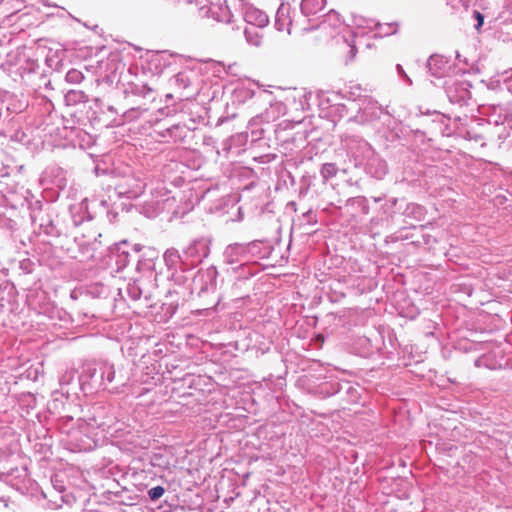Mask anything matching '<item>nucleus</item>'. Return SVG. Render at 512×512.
<instances>
[{"label": "nucleus", "instance_id": "nucleus-44", "mask_svg": "<svg viewBox=\"0 0 512 512\" xmlns=\"http://www.w3.org/2000/svg\"><path fill=\"white\" fill-rule=\"evenodd\" d=\"M15 3L16 5L13 6V8L16 10V11H20L22 5H23V2L20 1V0H15Z\"/></svg>", "mask_w": 512, "mask_h": 512}, {"label": "nucleus", "instance_id": "nucleus-28", "mask_svg": "<svg viewBox=\"0 0 512 512\" xmlns=\"http://www.w3.org/2000/svg\"><path fill=\"white\" fill-rule=\"evenodd\" d=\"M338 168L335 163H324L320 169L321 177L326 182L337 175Z\"/></svg>", "mask_w": 512, "mask_h": 512}, {"label": "nucleus", "instance_id": "nucleus-34", "mask_svg": "<svg viewBox=\"0 0 512 512\" xmlns=\"http://www.w3.org/2000/svg\"><path fill=\"white\" fill-rule=\"evenodd\" d=\"M165 493V488L162 486H156L148 490L147 494L151 501L160 499Z\"/></svg>", "mask_w": 512, "mask_h": 512}, {"label": "nucleus", "instance_id": "nucleus-31", "mask_svg": "<svg viewBox=\"0 0 512 512\" xmlns=\"http://www.w3.org/2000/svg\"><path fill=\"white\" fill-rule=\"evenodd\" d=\"M329 24L330 26H332L333 28H336L340 25L341 23V19H340V14L338 12H336L335 10H330L326 15H325V19L324 21L322 22V25L324 26L325 24Z\"/></svg>", "mask_w": 512, "mask_h": 512}, {"label": "nucleus", "instance_id": "nucleus-5", "mask_svg": "<svg viewBox=\"0 0 512 512\" xmlns=\"http://www.w3.org/2000/svg\"><path fill=\"white\" fill-rule=\"evenodd\" d=\"M39 50L33 47H18L9 51L5 61L1 64L4 70L24 74L35 73L39 68Z\"/></svg>", "mask_w": 512, "mask_h": 512}, {"label": "nucleus", "instance_id": "nucleus-38", "mask_svg": "<svg viewBox=\"0 0 512 512\" xmlns=\"http://www.w3.org/2000/svg\"><path fill=\"white\" fill-rule=\"evenodd\" d=\"M503 81L509 92L512 94V72L505 71L503 74Z\"/></svg>", "mask_w": 512, "mask_h": 512}, {"label": "nucleus", "instance_id": "nucleus-11", "mask_svg": "<svg viewBox=\"0 0 512 512\" xmlns=\"http://www.w3.org/2000/svg\"><path fill=\"white\" fill-rule=\"evenodd\" d=\"M241 2V15L247 24V26H253L256 28H264L269 23V18L263 11L257 9L256 7L249 5L247 3H243V0H239Z\"/></svg>", "mask_w": 512, "mask_h": 512}, {"label": "nucleus", "instance_id": "nucleus-4", "mask_svg": "<svg viewBox=\"0 0 512 512\" xmlns=\"http://www.w3.org/2000/svg\"><path fill=\"white\" fill-rule=\"evenodd\" d=\"M347 147L354 158L365 165V171L368 175L379 180L384 178L388 172L387 164L375 153L367 141L351 137Z\"/></svg>", "mask_w": 512, "mask_h": 512}, {"label": "nucleus", "instance_id": "nucleus-46", "mask_svg": "<svg viewBox=\"0 0 512 512\" xmlns=\"http://www.w3.org/2000/svg\"><path fill=\"white\" fill-rule=\"evenodd\" d=\"M188 2L192 3L195 2L196 4H201L202 2L200 0H187Z\"/></svg>", "mask_w": 512, "mask_h": 512}, {"label": "nucleus", "instance_id": "nucleus-26", "mask_svg": "<svg viewBox=\"0 0 512 512\" xmlns=\"http://www.w3.org/2000/svg\"><path fill=\"white\" fill-rule=\"evenodd\" d=\"M375 36L385 37L392 35L396 32V25L394 23L381 24L379 22L374 23Z\"/></svg>", "mask_w": 512, "mask_h": 512}, {"label": "nucleus", "instance_id": "nucleus-14", "mask_svg": "<svg viewBox=\"0 0 512 512\" xmlns=\"http://www.w3.org/2000/svg\"><path fill=\"white\" fill-rule=\"evenodd\" d=\"M484 123H486L485 119H472L467 128L461 130V134L465 139L473 140L476 143L480 142L481 146H485L484 140H487V128L483 125Z\"/></svg>", "mask_w": 512, "mask_h": 512}, {"label": "nucleus", "instance_id": "nucleus-1", "mask_svg": "<svg viewBox=\"0 0 512 512\" xmlns=\"http://www.w3.org/2000/svg\"><path fill=\"white\" fill-rule=\"evenodd\" d=\"M212 239L208 236H200L191 240L181 251L169 248L164 252L163 259L169 270H172V278L178 284L186 281L184 273L191 272L210 254Z\"/></svg>", "mask_w": 512, "mask_h": 512}, {"label": "nucleus", "instance_id": "nucleus-50", "mask_svg": "<svg viewBox=\"0 0 512 512\" xmlns=\"http://www.w3.org/2000/svg\"><path fill=\"white\" fill-rule=\"evenodd\" d=\"M74 223H75L76 225H78V224L80 223V221H77L76 219H74Z\"/></svg>", "mask_w": 512, "mask_h": 512}, {"label": "nucleus", "instance_id": "nucleus-49", "mask_svg": "<svg viewBox=\"0 0 512 512\" xmlns=\"http://www.w3.org/2000/svg\"><path fill=\"white\" fill-rule=\"evenodd\" d=\"M351 52L354 54L355 53V47L354 46H351Z\"/></svg>", "mask_w": 512, "mask_h": 512}, {"label": "nucleus", "instance_id": "nucleus-43", "mask_svg": "<svg viewBox=\"0 0 512 512\" xmlns=\"http://www.w3.org/2000/svg\"><path fill=\"white\" fill-rule=\"evenodd\" d=\"M8 506L7 500L0 497V512H3Z\"/></svg>", "mask_w": 512, "mask_h": 512}, {"label": "nucleus", "instance_id": "nucleus-32", "mask_svg": "<svg viewBox=\"0 0 512 512\" xmlns=\"http://www.w3.org/2000/svg\"><path fill=\"white\" fill-rule=\"evenodd\" d=\"M503 111L504 109L502 107H493V114H491L485 122H490L491 120L492 125H502L501 121L506 115H508L507 113L503 114Z\"/></svg>", "mask_w": 512, "mask_h": 512}, {"label": "nucleus", "instance_id": "nucleus-41", "mask_svg": "<svg viewBox=\"0 0 512 512\" xmlns=\"http://www.w3.org/2000/svg\"><path fill=\"white\" fill-rule=\"evenodd\" d=\"M396 70H397L399 76L403 77L409 84L412 83L411 79L407 76L403 67L400 64H397Z\"/></svg>", "mask_w": 512, "mask_h": 512}, {"label": "nucleus", "instance_id": "nucleus-3", "mask_svg": "<svg viewBox=\"0 0 512 512\" xmlns=\"http://www.w3.org/2000/svg\"><path fill=\"white\" fill-rule=\"evenodd\" d=\"M137 270L141 275L127 283L125 292L134 301L143 298L149 303L153 297L154 290L158 286L156 262L153 259L138 260Z\"/></svg>", "mask_w": 512, "mask_h": 512}, {"label": "nucleus", "instance_id": "nucleus-6", "mask_svg": "<svg viewBox=\"0 0 512 512\" xmlns=\"http://www.w3.org/2000/svg\"><path fill=\"white\" fill-rule=\"evenodd\" d=\"M128 75L121 76L123 81V93L125 99L129 101L131 97H140L142 99L154 100L156 98V91L152 84L144 81L146 72L141 69L139 73L138 66H130L128 68Z\"/></svg>", "mask_w": 512, "mask_h": 512}, {"label": "nucleus", "instance_id": "nucleus-33", "mask_svg": "<svg viewBox=\"0 0 512 512\" xmlns=\"http://www.w3.org/2000/svg\"><path fill=\"white\" fill-rule=\"evenodd\" d=\"M287 14V9L284 7V5H281L276 13V19H275V26L277 30L282 31L285 27V17Z\"/></svg>", "mask_w": 512, "mask_h": 512}, {"label": "nucleus", "instance_id": "nucleus-8", "mask_svg": "<svg viewBox=\"0 0 512 512\" xmlns=\"http://www.w3.org/2000/svg\"><path fill=\"white\" fill-rule=\"evenodd\" d=\"M146 183L135 175L123 177L116 185L115 191L119 197L138 198L144 192Z\"/></svg>", "mask_w": 512, "mask_h": 512}, {"label": "nucleus", "instance_id": "nucleus-36", "mask_svg": "<svg viewBox=\"0 0 512 512\" xmlns=\"http://www.w3.org/2000/svg\"><path fill=\"white\" fill-rule=\"evenodd\" d=\"M331 386H337V389H335L333 393H340L343 390L346 393H350L352 390H354L349 382H344L343 384L336 382L335 384H331Z\"/></svg>", "mask_w": 512, "mask_h": 512}, {"label": "nucleus", "instance_id": "nucleus-37", "mask_svg": "<svg viewBox=\"0 0 512 512\" xmlns=\"http://www.w3.org/2000/svg\"><path fill=\"white\" fill-rule=\"evenodd\" d=\"M20 269L25 273H31L33 271V263L29 259H24L20 262Z\"/></svg>", "mask_w": 512, "mask_h": 512}, {"label": "nucleus", "instance_id": "nucleus-10", "mask_svg": "<svg viewBox=\"0 0 512 512\" xmlns=\"http://www.w3.org/2000/svg\"><path fill=\"white\" fill-rule=\"evenodd\" d=\"M223 261L227 265L238 267L251 261L244 243L229 244L223 252Z\"/></svg>", "mask_w": 512, "mask_h": 512}, {"label": "nucleus", "instance_id": "nucleus-2", "mask_svg": "<svg viewBox=\"0 0 512 512\" xmlns=\"http://www.w3.org/2000/svg\"><path fill=\"white\" fill-rule=\"evenodd\" d=\"M115 380V367L108 362L86 365L79 376L81 389L90 394L101 390H116L117 386L113 385Z\"/></svg>", "mask_w": 512, "mask_h": 512}, {"label": "nucleus", "instance_id": "nucleus-13", "mask_svg": "<svg viewBox=\"0 0 512 512\" xmlns=\"http://www.w3.org/2000/svg\"><path fill=\"white\" fill-rule=\"evenodd\" d=\"M218 271L215 266L199 270L194 277V283L199 285L200 292L214 291L217 287Z\"/></svg>", "mask_w": 512, "mask_h": 512}, {"label": "nucleus", "instance_id": "nucleus-47", "mask_svg": "<svg viewBox=\"0 0 512 512\" xmlns=\"http://www.w3.org/2000/svg\"><path fill=\"white\" fill-rule=\"evenodd\" d=\"M412 208H413V210H416V209H417V210H421V209H422V208H421L420 206H418V205H413V206H412Z\"/></svg>", "mask_w": 512, "mask_h": 512}, {"label": "nucleus", "instance_id": "nucleus-20", "mask_svg": "<svg viewBox=\"0 0 512 512\" xmlns=\"http://www.w3.org/2000/svg\"><path fill=\"white\" fill-rule=\"evenodd\" d=\"M325 5L326 0H302L300 8L304 16L311 17L323 10Z\"/></svg>", "mask_w": 512, "mask_h": 512}, {"label": "nucleus", "instance_id": "nucleus-15", "mask_svg": "<svg viewBox=\"0 0 512 512\" xmlns=\"http://www.w3.org/2000/svg\"><path fill=\"white\" fill-rule=\"evenodd\" d=\"M427 68L432 76L441 78L449 72L451 69V63L447 57L434 54L429 57L427 61Z\"/></svg>", "mask_w": 512, "mask_h": 512}, {"label": "nucleus", "instance_id": "nucleus-9", "mask_svg": "<svg viewBox=\"0 0 512 512\" xmlns=\"http://www.w3.org/2000/svg\"><path fill=\"white\" fill-rule=\"evenodd\" d=\"M382 112V107L377 102L371 99H364L352 120L360 124H369L378 120Z\"/></svg>", "mask_w": 512, "mask_h": 512}, {"label": "nucleus", "instance_id": "nucleus-19", "mask_svg": "<svg viewBox=\"0 0 512 512\" xmlns=\"http://www.w3.org/2000/svg\"><path fill=\"white\" fill-rule=\"evenodd\" d=\"M110 262L116 266V271L119 272L130 262V253L118 245L111 250Z\"/></svg>", "mask_w": 512, "mask_h": 512}, {"label": "nucleus", "instance_id": "nucleus-17", "mask_svg": "<svg viewBox=\"0 0 512 512\" xmlns=\"http://www.w3.org/2000/svg\"><path fill=\"white\" fill-rule=\"evenodd\" d=\"M126 106L127 105L121 106V120L118 124L135 121L148 111V108L144 104H139L130 108H127Z\"/></svg>", "mask_w": 512, "mask_h": 512}, {"label": "nucleus", "instance_id": "nucleus-22", "mask_svg": "<svg viewBox=\"0 0 512 512\" xmlns=\"http://www.w3.org/2000/svg\"><path fill=\"white\" fill-rule=\"evenodd\" d=\"M188 129L185 125L175 124L166 129V133L162 134L164 137H169L173 141H183L187 134Z\"/></svg>", "mask_w": 512, "mask_h": 512}, {"label": "nucleus", "instance_id": "nucleus-16", "mask_svg": "<svg viewBox=\"0 0 512 512\" xmlns=\"http://www.w3.org/2000/svg\"><path fill=\"white\" fill-rule=\"evenodd\" d=\"M244 244L251 260L268 258L273 250L271 243L267 240H254Z\"/></svg>", "mask_w": 512, "mask_h": 512}, {"label": "nucleus", "instance_id": "nucleus-42", "mask_svg": "<svg viewBox=\"0 0 512 512\" xmlns=\"http://www.w3.org/2000/svg\"><path fill=\"white\" fill-rule=\"evenodd\" d=\"M107 110L109 112H111L112 114H117V115L121 116V107L117 108V107H114L113 105H108Z\"/></svg>", "mask_w": 512, "mask_h": 512}, {"label": "nucleus", "instance_id": "nucleus-48", "mask_svg": "<svg viewBox=\"0 0 512 512\" xmlns=\"http://www.w3.org/2000/svg\"><path fill=\"white\" fill-rule=\"evenodd\" d=\"M312 214V211L309 210L307 213L304 214L305 217H309Z\"/></svg>", "mask_w": 512, "mask_h": 512}, {"label": "nucleus", "instance_id": "nucleus-39", "mask_svg": "<svg viewBox=\"0 0 512 512\" xmlns=\"http://www.w3.org/2000/svg\"><path fill=\"white\" fill-rule=\"evenodd\" d=\"M473 15H474L475 19L477 20V24L475 25V29L477 31H479L480 27L484 23V16L479 11H474Z\"/></svg>", "mask_w": 512, "mask_h": 512}, {"label": "nucleus", "instance_id": "nucleus-30", "mask_svg": "<svg viewBox=\"0 0 512 512\" xmlns=\"http://www.w3.org/2000/svg\"><path fill=\"white\" fill-rule=\"evenodd\" d=\"M349 202L352 206L359 208L363 214L367 215L369 213L370 207L366 197L357 196L349 199Z\"/></svg>", "mask_w": 512, "mask_h": 512}, {"label": "nucleus", "instance_id": "nucleus-35", "mask_svg": "<svg viewBox=\"0 0 512 512\" xmlns=\"http://www.w3.org/2000/svg\"><path fill=\"white\" fill-rule=\"evenodd\" d=\"M82 78V73L76 69H71L66 74V80L70 83H79Z\"/></svg>", "mask_w": 512, "mask_h": 512}, {"label": "nucleus", "instance_id": "nucleus-29", "mask_svg": "<svg viewBox=\"0 0 512 512\" xmlns=\"http://www.w3.org/2000/svg\"><path fill=\"white\" fill-rule=\"evenodd\" d=\"M374 23H377L374 19H367L363 16H353V24L359 29L362 28L373 31Z\"/></svg>", "mask_w": 512, "mask_h": 512}, {"label": "nucleus", "instance_id": "nucleus-7", "mask_svg": "<svg viewBox=\"0 0 512 512\" xmlns=\"http://www.w3.org/2000/svg\"><path fill=\"white\" fill-rule=\"evenodd\" d=\"M443 87L449 101L453 104L460 106L466 105L471 99L470 81L460 77H449L444 83Z\"/></svg>", "mask_w": 512, "mask_h": 512}, {"label": "nucleus", "instance_id": "nucleus-24", "mask_svg": "<svg viewBox=\"0 0 512 512\" xmlns=\"http://www.w3.org/2000/svg\"><path fill=\"white\" fill-rule=\"evenodd\" d=\"M64 98L67 105H76L87 101V96L83 91L74 89L69 90Z\"/></svg>", "mask_w": 512, "mask_h": 512}, {"label": "nucleus", "instance_id": "nucleus-45", "mask_svg": "<svg viewBox=\"0 0 512 512\" xmlns=\"http://www.w3.org/2000/svg\"><path fill=\"white\" fill-rule=\"evenodd\" d=\"M433 115H435V116H436V118H437V121H440V122H442V121H443V119L445 118L443 114H441V113H439V112H437V111H434V112H433Z\"/></svg>", "mask_w": 512, "mask_h": 512}, {"label": "nucleus", "instance_id": "nucleus-25", "mask_svg": "<svg viewBox=\"0 0 512 512\" xmlns=\"http://www.w3.org/2000/svg\"><path fill=\"white\" fill-rule=\"evenodd\" d=\"M174 85L181 90H188L191 86V76L189 72L183 71L173 77Z\"/></svg>", "mask_w": 512, "mask_h": 512}, {"label": "nucleus", "instance_id": "nucleus-40", "mask_svg": "<svg viewBox=\"0 0 512 512\" xmlns=\"http://www.w3.org/2000/svg\"><path fill=\"white\" fill-rule=\"evenodd\" d=\"M151 464L153 466H163V456L160 455V454H154L152 457H151Z\"/></svg>", "mask_w": 512, "mask_h": 512}, {"label": "nucleus", "instance_id": "nucleus-21", "mask_svg": "<svg viewBox=\"0 0 512 512\" xmlns=\"http://www.w3.org/2000/svg\"><path fill=\"white\" fill-rule=\"evenodd\" d=\"M40 213H41V211H39L38 214L35 211L32 212V214H31L32 223L34 225H36L37 224V220L39 219L40 220L39 228H40L41 232L45 233L48 236H56V235H58V230L55 227V225L53 224L52 220L47 218L46 221H44V219L42 217L39 218V214Z\"/></svg>", "mask_w": 512, "mask_h": 512}, {"label": "nucleus", "instance_id": "nucleus-18", "mask_svg": "<svg viewBox=\"0 0 512 512\" xmlns=\"http://www.w3.org/2000/svg\"><path fill=\"white\" fill-rule=\"evenodd\" d=\"M209 13L215 20L224 23H232L234 17L226 2L224 4H212L209 7Z\"/></svg>", "mask_w": 512, "mask_h": 512}, {"label": "nucleus", "instance_id": "nucleus-27", "mask_svg": "<svg viewBox=\"0 0 512 512\" xmlns=\"http://www.w3.org/2000/svg\"><path fill=\"white\" fill-rule=\"evenodd\" d=\"M117 496L124 505H135L139 501L138 494L130 492L128 489H122L117 493Z\"/></svg>", "mask_w": 512, "mask_h": 512}, {"label": "nucleus", "instance_id": "nucleus-12", "mask_svg": "<svg viewBox=\"0 0 512 512\" xmlns=\"http://www.w3.org/2000/svg\"><path fill=\"white\" fill-rule=\"evenodd\" d=\"M502 125H492V121L488 123H484L485 128H487V141H493L495 139L503 142L508 137L511 136L512 131V117L510 115H506L501 121Z\"/></svg>", "mask_w": 512, "mask_h": 512}, {"label": "nucleus", "instance_id": "nucleus-23", "mask_svg": "<svg viewBox=\"0 0 512 512\" xmlns=\"http://www.w3.org/2000/svg\"><path fill=\"white\" fill-rule=\"evenodd\" d=\"M260 29L253 26H246L244 28V36L249 44L253 46L261 45L263 35L260 33Z\"/></svg>", "mask_w": 512, "mask_h": 512}]
</instances>
